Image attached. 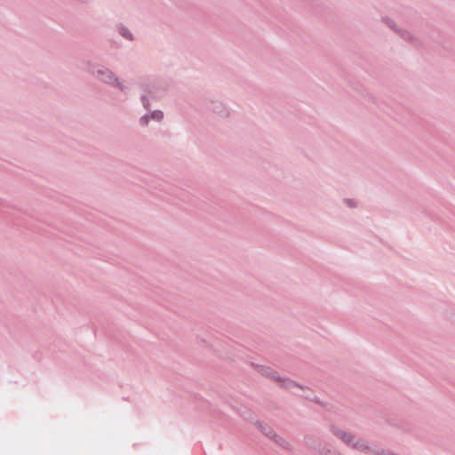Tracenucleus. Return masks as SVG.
I'll return each mask as SVG.
<instances>
[{"label": "nucleus", "instance_id": "obj_5", "mask_svg": "<svg viewBox=\"0 0 455 455\" xmlns=\"http://www.w3.org/2000/svg\"><path fill=\"white\" fill-rule=\"evenodd\" d=\"M271 377H272L273 379H275V378H276V373H275V372H272Z\"/></svg>", "mask_w": 455, "mask_h": 455}, {"label": "nucleus", "instance_id": "obj_3", "mask_svg": "<svg viewBox=\"0 0 455 455\" xmlns=\"http://www.w3.org/2000/svg\"><path fill=\"white\" fill-rule=\"evenodd\" d=\"M121 34H122L124 36L130 38V34L128 33V31H127L126 29L122 28V30H121Z\"/></svg>", "mask_w": 455, "mask_h": 455}, {"label": "nucleus", "instance_id": "obj_2", "mask_svg": "<svg viewBox=\"0 0 455 455\" xmlns=\"http://www.w3.org/2000/svg\"><path fill=\"white\" fill-rule=\"evenodd\" d=\"M163 116H164V115H163V113H162L161 111H156V112H154V113L151 115V117H152L153 119L157 120V121L162 120Z\"/></svg>", "mask_w": 455, "mask_h": 455}, {"label": "nucleus", "instance_id": "obj_1", "mask_svg": "<svg viewBox=\"0 0 455 455\" xmlns=\"http://www.w3.org/2000/svg\"><path fill=\"white\" fill-rule=\"evenodd\" d=\"M334 435L341 439L344 443L347 444H351L354 448L362 451H368L370 450L369 446L360 439H357L355 436L352 435L349 433L345 432L342 429L339 428H333Z\"/></svg>", "mask_w": 455, "mask_h": 455}, {"label": "nucleus", "instance_id": "obj_6", "mask_svg": "<svg viewBox=\"0 0 455 455\" xmlns=\"http://www.w3.org/2000/svg\"><path fill=\"white\" fill-rule=\"evenodd\" d=\"M271 432H272V431H271V429H269V431H268V432H266V435H269L271 434Z\"/></svg>", "mask_w": 455, "mask_h": 455}, {"label": "nucleus", "instance_id": "obj_4", "mask_svg": "<svg viewBox=\"0 0 455 455\" xmlns=\"http://www.w3.org/2000/svg\"><path fill=\"white\" fill-rule=\"evenodd\" d=\"M141 124H147L148 120V116H143L140 120Z\"/></svg>", "mask_w": 455, "mask_h": 455}]
</instances>
